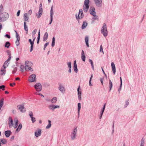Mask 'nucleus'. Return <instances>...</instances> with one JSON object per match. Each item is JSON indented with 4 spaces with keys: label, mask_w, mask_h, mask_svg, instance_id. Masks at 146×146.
<instances>
[{
    "label": "nucleus",
    "mask_w": 146,
    "mask_h": 146,
    "mask_svg": "<svg viewBox=\"0 0 146 146\" xmlns=\"http://www.w3.org/2000/svg\"><path fill=\"white\" fill-rule=\"evenodd\" d=\"M9 63H8V62L6 61L3 64V67L4 69H5L6 67H7L9 64Z\"/></svg>",
    "instance_id": "obj_30"
},
{
    "label": "nucleus",
    "mask_w": 146,
    "mask_h": 146,
    "mask_svg": "<svg viewBox=\"0 0 146 146\" xmlns=\"http://www.w3.org/2000/svg\"><path fill=\"white\" fill-rule=\"evenodd\" d=\"M55 44V41H52L51 46H52L53 47L54 46Z\"/></svg>",
    "instance_id": "obj_62"
},
{
    "label": "nucleus",
    "mask_w": 146,
    "mask_h": 146,
    "mask_svg": "<svg viewBox=\"0 0 146 146\" xmlns=\"http://www.w3.org/2000/svg\"><path fill=\"white\" fill-rule=\"evenodd\" d=\"M120 85L118 89V91H119L121 90V86L122 85V79L121 78V77H120Z\"/></svg>",
    "instance_id": "obj_38"
},
{
    "label": "nucleus",
    "mask_w": 146,
    "mask_h": 146,
    "mask_svg": "<svg viewBox=\"0 0 146 146\" xmlns=\"http://www.w3.org/2000/svg\"><path fill=\"white\" fill-rule=\"evenodd\" d=\"M3 99H2L0 101V108H1L3 104Z\"/></svg>",
    "instance_id": "obj_44"
},
{
    "label": "nucleus",
    "mask_w": 146,
    "mask_h": 146,
    "mask_svg": "<svg viewBox=\"0 0 146 146\" xmlns=\"http://www.w3.org/2000/svg\"><path fill=\"white\" fill-rule=\"evenodd\" d=\"M101 33L103 35L106 37L108 34V32L107 29L106 25L104 23L101 30Z\"/></svg>",
    "instance_id": "obj_3"
},
{
    "label": "nucleus",
    "mask_w": 146,
    "mask_h": 146,
    "mask_svg": "<svg viewBox=\"0 0 146 146\" xmlns=\"http://www.w3.org/2000/svg\"><path fill=\"white\" fill-rule=\"evenodd\" d=\"M57 100V98L56 97H54L52 98V99L50 100L52 104L55 103Z\"/></svg>",
    "instance_id": "obj_27"
},
{
    "label": "nucleus",
    "mask_w": 146,
    "mask_h": 146,
    "mask_svg": "<svg viewBox=\"0 0 146 146\" xmlns=\"http://www.w3.org/2000/svg\"><path fill=\"white\" fill-rule=\"evenodd\" d=\"M15 31L16 33V37L17 39H20L19 36L17 31L16 30H15Z\"/></svg>",
    "instance_id": "obj_43"
},
{
    "label": "nucleus",
    "mask_w": 146,
    "mask_h": 146,
    "mask_svg": "<svg viewBox=\"0 0 146 146\" xmlns=\"http://www.w3.org/2000/svg\"><path fill=\"white\" fill-rule=\"evenodd\" d=\"M129 102L128 101H126L125 102V104L124 106V108H126L127 106L129 105Z\"/></svg>",
    "instance_id": "obj_55"
},
{
    "label": "nucleus",
    "mask_w": 146,
    "mask_h": 146,
    "mask_svg": "<svg viewBox=\"0 0 146 146\" xmlns=\"http://www.w3.org/2000/svg\"><path fill=\"white\" fill-rule=\"evenodd\" d=\"M109 86L110 88L109 90L110 91L111 90L112 87V82L110 80H109Z\"/></svg>",
    "instance_id": "obj_40"
},
{
    "label": "nucleus",
    "mask_w": 146,
    "mask_h": 146,
    "mask_svg": "<svg viewBox=\"0 0 146 146\" xmlns=\"http://www.w3.org/2000/svg\"><path fill=\"white\" fill-rule=\"evenodd\" d=\"M78 115H79L80 110L81 108V104L80 103H78Z\"/></svg>",
    "instance_id": "obj_37"
},
{
    "label": "nucleus",
    "mask_w": 146,
    "mask_h": 146,
    "mask_svg": "<svg viewBox=\"0 0 146 146\" xmlns=\"http://www.w3.org/2000/svg\"><path fill=\"white\" fill-rule=\"evenodd\" d=\"M28 80L30 82H36V75L35 74L31 75L29 77Z\"/></svg>",
    "instance_id": "obj_6"
},
{
    "label": "nucleus",
    "mask_w": 146,
    "mask_h": 146,
    "mask_svg": "<svg viewBox=\"0 0 146 146\" xmlns=\"http://www.w3.org/2000/svg\"><path fill=\"white\" fill-rule=\"evenodd\" d=\"M89 0H85L84 4L83 6V9L85 13H86L88 11L89 9Z\"/></svg>",
    "instance_id": "obj_5"
},
{
    "label": "nucleus",
    "mask_w": 146,
    "mask_h": 146,
    "mask_svg": "<svg viewBox=\"0 0 146 146\" xmlns=\"http://www.w3.org/2000/svg\"><path fill=\"white\" fill-rule=\"evenodd\" d=\"M67 64L68 68H72L71 62H67Z\"/></svg>",
    "instance_id": "obj_46"
},
{
    "label": "nucleus",
    "mask_w": 146,
    "mask_h": 146,
    "mask_svg": "<svg viewBox=\"0 0 146 146\" xmlns=\"http://www.w3.org/2000/svg\"><path fill=\"white\" fill-rule=\"evenodd\" d=\"M49 44V42H47L46 43L44 44V46L45 47H46V46Z\"/></svg>",
    "instance_id": "obj_64"
},
{
    "label": "nucleus",
    "mask_w": 146,
    "mask_h": 146,
    "mask_svg": "<svg viewBox=\"0 0 146 146\" xmlns=\"http://www.w3.org/2000/svg\"><path fill=\"white\" fill-rule=\"evenodd\" d=\"M106 106V104L105 103L104 104V105H103V108H102V110H103L104 111L105 109V108Z\"/></svg>",
    "instance_id": "obj_61"
},
{
    "label": "nucleus",
    "mask_w": 146,
    "mask_h": 146,
    "mask_svg": "<svg viewBox=\"0 0 146 146\" xmlns=\"http://www.w3.org/2000/svg\"><path fill=\"white\" fill-rule=\"evenodd\" d=\"M89 62L91 64V65L92 66V69L94 70V66L93 62L92 60L90 59H89Z\"/></svg>",
    "instance_id": "obj_32"
},
{
    "label": "nucleus",
    "mask_w": 146,
    "mask_h": 146,
    "mask_svg": "<svg viewBox=\"0 0 146 146\" xmlns=\"http://www.w3.org/2000/svg\"><path fill=\"white\" fill-rule=\"evenodd\" d=\"M7 55L9 56V57L11 56V54L10 51L9 50H8L7 51Z\"/></svg>",
    "instance_id": "obj_54"
},
{
    "label": "nucleus",
    "mask_w": 146,
    "mask_h": 146,
    "mask_svg": "<svg viewBox=\"0 0 146 146\" xmlns=\"http://www.w3.org/2000/svg\"><path fill=\"white\" fill-rule=\"evenodd\" d=\"M32 63L28 61H26L25 63V68H28L29 67H31Z\"/></svg>",
    "instance_id": "obj_17"
},
{
    "label": "nucleus",
    "mask_w": 146,
    "mask_h": 146,
    "mask_svg": "<svg viewBox=\"0 0 146 146\" xmlns=\"http://www.w3.org/2000/svg\"><path fill=\"white\" fill-rule=\"evenodd\" d=\"M24 29L25 31H26V33L27 34L28 33V28L27 27L26 25V22H25L24 23Z\"/></svg>",
    "instance_id": "obj_33"
},
{
    "label": "nucleus",
    "mask_w": 146,
    "mask_h": 146,
    "mask_svg": "<svg viewBox=\"0 0 146 146\" xmlns=\"http://www.w3.org/2000/svg\"><path fill=\"white\" fill-rule=\"evenodd\" d=\"M77 127H76L72 130L70 135L71 139L72 140H74L77 136Z\"/></svg>",
    "instance_id": "obj_2"
},
{
    "label": "nucleus",
    "mask_w": 146,
    "mask_h": 146,
    "mask_svg": "<svg viewBox=\"0 0 146 146\" xmlns=\"http://www.w3.org/2000/svg\"><path fill=\"white\" fill-rule=\"evenodd\" d=\"M75 16L76 19L79 23V19H82L84 17V14L83 13L82 9H79L78 15L77 14H76Z\"/></svg>",
    "instance_id": "obj_4"
},
{
    "label": "nucleus",
    "mask_w": 146,
    "mask_h": 146,
    "mask_svg": "<svg viewBox=\"0 0 146 146\" xmlns=\"http://www.w3.org/2000/svg\"><path fill=\"white\" fill-rule=\"evenodd\" d=\"M37 32V30L35 29L33 30L32 32V35L33 37H34L35 36V34Z\"/></svg>",
    "instance_id": "obj_45"
},
{
    "label": "nucleus",
    "mask_w": 146,
    "mask_h": 146,
    "mask_svg": "<svg viewBox=\"0 0 146 146\" xmlns=\"http://www.w3.org/2000/svg\"><path fill=\"white\" fill-rule=\"evenodd\" d=\"M12 133L11 131L10 130H8L5 132V135L6 137H9L11 135Z\"/></svg>",
    "instance_id": "obj_15"
},
{
    "label": "nucleus",
    "mask_w": 146,
    "mask_h": 146,
    "mask_svg": "<svg viewBox=\"0 0 146 146\" xmlns=\"http://www.w3.org/2000/svg\"><path fill=\"white\" fill-rule=\"evenodd\" d=\"M22 127V125L21 124H19L17 128L16 129L15 131V133H18Z\"/></svg>",
    "instance_id": "obj_20"
},
{
    "label": "nucleus",
    "mask_w": 146,
    "mask_h": 146,
    "mask_svg": "<svg viewBox=\"0 0 146 146\" xmlns=\"http://www.w3.org/2000/svg\"><path fill=\"white\" fill-rule=\"evenodd\" d=\"M48 36V33L46 32L45 33L43 37V41H45L47 40Z\"/></svg>",
    "instance_id": "obj_22"
},
{
    "label": "nucleus",
    "mask_w": 146,
    "mask_h": 146,
    "mask_svg": "<svg viewBox=\"0 0 146 146\" xmlns=\"http://www.w3.org/2000/svg\"><path fill=\"white\" fill-rule=\"evenodd\" d=\"M6 73L5 69H2L1 70V72H0V75L1 76L4 75Z\"/></svg>",
    "instance_id": "obj_28"
},
{
    "label": "nucleus",
    "mask_w": 146,
    "mask_h": 146,
    "mask_svg": "<svg viewBox=\"0 0 146 146\" xmlns=\"http://www.w3.org/2000/svg\"><path fill=\"white\" fill-rule=\"evenodd\" d=\"M20 71L22 72H23L24 71V69H25V67L24 65H21L20 67Z\"/></svg>",
    "instance_id": "obj_41"
},
{
    "label": "nucleus",
    "mask_w": 146,
    "mask_h": 146,
    "mask_svg": "<svg viewBox=\"0 0 146 146\" xmlns=\"http://www.w3.org/2000/svg\"><path fill=\"white\" fill-rule=\"evenodd\" d=\"M78 92V98L79 100H80L81 99V95L82 92Z\"/></svg>",
    "instance_id": "obj_35"
},
{
    "label": "nucleus",
    "mask_w": 146,
    "mask_h": 146,
    "mask_svg": "<svg viewBox=\"0 0 146 146\" xmlns=\"http://www.w3.org/2000/svg\"><path fill=\"white\" fill-rule=\"evenodd\" d=\"M40 30L39 31V32L38 33V37L37 38V44H38L39 42V40L40 39Z\"/></svg>",
    "instance_id": "obj_39"
},
{
    "label": "nucleus",
    "mask_w": 146,
    "mask_h": 146,
    "mask_svg": "<svg viewBox=\"0 0 146 146\" xmlns=\"http://www.w3.org/2000/svg\"><path fill=\"white\" fill-rule=\"evenodd\" d=\"M29 42H30L31 45L30 49V52H31L33 51V50L34 42L33 41H32V40L31 39H29Z\"/></svg>",
    "instance_id": "obj_14"
},
{
    "label": "nucleus",
    "mask_w": 146,
    "mask_h": 146,
    "mask_svg": "<svg viewBox=\"0 0 146 146\" xmlns=\"http://www.w3.org/2000/svg\"><path fill=\"white\" fill-rule=\"evenodd\" d=\"M43 12L42 9H39L37 15V18H39L42 15Z\"/></svg>",
    "instance_id": "obj_19"
},
{
    "label": "nucleus",
    "mask_w": 146,
    "mask_h": 146,
    "mask_svg": "<svg viewBox=\"0 0 146 146\" xmlns=\"http://www.w3.org/2000/svg\"><path fill=\"white\" fill-rule=\"evenodd\" d=\"M18 124V120H16L15 121V123L13 125V127L14 128H17Z\"/></svg>",
    "instance_id": "obj_34"
},
{
    "label": "nucleus",
    "mask_w": 146,
    "mask_h": 146,
    "mask_svg": "<svg viewBox=\"0 0 146 146\" xmlns=\"http://www.w3.org/2000/svg\"><path fill=\"white\" fill-rule=\"evenodd\" d=\"M53 6H52L50 10V21L49 25H51L53 20Z\"/></svg>",
    "instance_id": "obj_10"
},
{
    "label": "nucleus",
    "mask_w": 146,
    "mask_h": 146,
    "mask_svg": "<svg viewBox=\"0 0 146 146\" xmlns=\"http://www.w3.org/2000/svg\"><path fill=\"white\" fill-rule=\"evenodd\" d=\"M41 133V130L40 129H38L35 132V136L36 137L40 136Z\"/></svg>",
    "instance_id": "obj_11"
},
{
    "label": "nucleus",
    "mask_w": 146,
    "mask_h": 146,
    "mask_svg": "<svg viewBox=\"0 0 146 146\" xmlns=\"http://www.w3.org/2000/svg\"><path fill=\"white\" fill-rule=\"evenodd\" d=\"M92 77H93V74H92L90 78V79L89 82V84L90 86H91L92 85L91 84V81L92 78Z\"/></svg>",
    "instance_id": "obj_53"
},
{
    "label": "nucleus",
    "mask_w": 146,
    "mask_h": 146,
    "mask_svg": "<svg viewBox=\"0 0 146 146\" xmlns=\"http://www.w3.org/2000/svg\"><path fill=\"white\" fill-rule=\"evenodd\" d=\"M49 109L50 110L52 111H54V105L53 104H50L48 106Z\"/></svg>",
    "instance_id": "obj_31"
},
{
    "label": "nucleus",
    "mask_w": 146,
    "mask_h": 146,
    "mask_svg": "<svg viewBox=\"0 0 146 146\" xmlns=\"http://www.w3.org/2000/svg\"><path fill=\"white\" fill-rule=\"evenodd\" d=\"M88 23L86 21H84L82 24V29H84L87 26Z\"/></svg>",
    "instance_id": "obj_23"
},
{
    "label": "nucleus",
    "mask_w": 146,
    "mask_h": 146,
    "mask_svg": "<svg viewBox=\"0 0 146 146\" xmlns=\"http://www.w3.org/2000/svg\"><path fill=\"white\" fill-rule=\"evenodd\" d=\"M81 58L83 61L85 62V61L86 57L85 55H81Z\"/></svg>",
    "instance_id": "obj_50"
},
{
    "label": "nucleus",
    "mask_w": 146,
    "mask_h": 146,
    "mask_svg": "<svg viewBox=\"0 0 146 146\" xmlns=\"http://www.w3.org/2000/svg\"><path fill=\"white\" fill-rule=\"evenodd\" d=\"M29 115L31 118V120L33 123H34L36 121L35 118L33 117V113L32 111H30L29 112Z\"/></svg>",
    "instance_id": "obj_13"
},
{
    "label": "nucleus",
    "mask_w": 146,
    "mask_h": 146,
    "mask_svg": "<svg viewBox=\"0 0 146 146\" xmlns=\"http://www.w3.org/2000/svg\"><path fill=\"white\" fill-rule=\"evenodd\" d=\"M85 40L86 42V45L87 46V47H89V44H88V41H89V39L88 37V36H86L85 38Z\"/></svg>",
    "instance_id": "obj_25"
},
{
    "label": "nucleus",
    "mask_w": 146,
    "mask_h": 146,
    "mask_svg": "<svg viewBox=\"0 0 146 146\" xmlns=\"http://www.w3.org/2000/svg\"><path fill=\"white\" fill-rule=\"evenodd\" d=\"M89 11L90 14L93 16L94 17H98L97 15H96V12L95 11V9L94 7H90Z\"/></svg>",
    "instance_id": "obj_7"
},
{
    "label": "nucleus",
    "mask_w": 146,
    "mask_h": 146,
    "mask_svg": "<svg viewBox=\"0 0 146 146\" xmlns=\"http://www.w3.org/2000/svg\"><path fill=\"white\" fill-rule=\"evenodd\" d=\"M9 15L6 12H4L0 13V22L6 21L9 17Z\"/></svg>",
    "instance_id": "obj_1"
},
{
    "label": "nucleus",
    "mask_w": 146,
    "mask_h": 146,
    "mask_svg": "<svg viewBox=\"0 0 146 146\" xmlns=\"http://www.w3.org/2000/svg\"><path fill=\"white\" fill-rule=\"evenodd\" d=\"M54 109L56 108H60V106L58 105H54Z\"/></svg>",
    "instance_id": "obj_57"
},
{
    "label": "nucleus",
    "mask_w": 146,
    "mask_h": 146,
    "mask_svg": "<svg viewBox=\"0 0 146 146\" xmlns=\"http://www.w3.org/2000/svg\"><path fill=\"white\" fill-rule=\"evenodd\" d=\"M74 71L76 73H77L78 71V69L77 67H73Z\"/></svg>",
    "instance_id": "obj_51"
},
{
    "label": "nucleus",
    "mask_w": 146,
    "mask_h": 146,
    "mask_svg": "<svg viewBox=\"0 0 146 146\" xmlns=\"http://www.w3.org/2000/svg\"><path fill=\"white\" fill-rule=\"evenodd\" d=\"M94 2L97 6L100 7L102 6V0H94Z\"/></svg>",
    "instance_id": "obj_12"
},
{
    "label": "nucleus",
    "mask_w": 146,
    "mask_h": 146,
    "mask_svg": "<svg viewBox=\"0 0 146 146\" xmlns=\"http://www.w3.org/2000/svg\"><path fill=\"white\" fill-rule=\"evenodd\" d=\"M13 125V120L11 117L9 118V128L12 127Z\"/></svg>",
    "instance_id": "obj_16"
},
{
    "label": "nucleus",
    "mask_w": 146,
    "mask_h": 146,
    "mask_svg": "<svg viewBox=\"0 0 146 146\" xmlns=\"http://www.w3.org/2000/svg\"><path fill=\"white\" fill-rule=\"evenodd\" d=\"M111 66L113 73L115 74L116 72V69L114 63L113 62L111 63Z\"/></svg>",
    "instance_id": "obj_18"
},
{
    "label": "nucleus",
    "mask_w": 146,
    "mask_h": 146,
    "mask_svg": "<svg viewBox=\"0 0 146 146\" xmlns=\"http://www.w3.org/2000/svg\"><path fill=\"white\" fill-rule=\"evenodd\" d=\"M25 70L27 71H28L29 70H31V72L33 71V69L31 68V67H29L28 68L25 67Z\"/></svg>",
    "instance_id": "obj_42"
},
{
    "label": "nucleus",
    "mask_w": 146,
    "mask_h": 146,
    "mask_svg": "<svg viewBox=\"0 0 146 146\" xmlns=\"http://www.w3.org/2000/svg\"><path fill=\"white\" fill-rule=\"evenodd\" d=\"M48 124L46 127V129H49L51 126V121L50 120H48Z\"/></svg>",
    "instance_id": "obj_36"
},
{
    "label": "nucleus",
    "mask_w": 146,
    "mask_h": 146,
    "mask_svg": "<svg viewBox=\"0 0 146 146\" xmlns=\"http://www.w3.org/2000/svg\"><path fill=\"white\" fill-rule=\"evenodd\" d=\"M17 108L18 109L20 110L21 112L22 113L25 112L26 111L25 109V108L24 106V105H19L17 106Z\"/></svg>",
    "instance_id": "obj_8"
},
{
    "label": "nucleus",
    "mask_w": 146,
    "mask_h": 146,
    "mask_svg": "<svg viewBox=\"0 0 146 146\" xmlns=\"http://www.w3.org/2000/svg\"><path fill=\"white\" fill-rule=\"evenodd\" d=\"M58 88L60 91H63L65 90L64 87L61 84H60Z\"/></svg>",
    "instance_id": "obj_21"
},
{
    "label": "nucleus",
    "mask_w": 146,
    "mask_h": 146,
    "mask_svg": "<svg viewBox=\"0 0 146 146\" xmlns=\"http://www.w3.org/2000/svg\"><path fill=\"white\" fill-rule=\"evenodd\" d=\"M24 20L25 22L28 21L29 19V17L27 16V13H25L24 15Z\"/></svg>",
    "instance_id": "obj_24"
},
{
    "label": "nucleus",
    "mask_w": 146,
    "mask_h": 146,
    "mask_svg": "<svg viewBox=\"0 0 146 146\" xmlns=\"http://www.w3.org/2000/svg\"><path fill=\"white\" fill-rule=\"evenodd\" d=\"M5 86L4 85H2L0 86V89H2L3 91L5 90Z\"/></svg>",
    "instance_id": "obj_52"
},
{
    "label": "nucleus",
    "mask_w": 146,
    "mask_h": 146,
    "mask_svg": "<svg viewBox=\"0 0 146 146\" xmlns=\"http://www.w3.org/2000/svg\"><path fill=\"white\" fill-rule=\"evenodd\" d=\"M0 141L2 144H5L7 143V140L5 139H1Z\"/></svg>",
    "instance_id": "obj_26"
},
{
    "label": "nucleus",
    "mask_w": 146,
    "mask_h": 146,
    "mask_svg": "<svg viewBox=\"0 0 146 146\" xmlns=\"http://www.w3.org/2000/svg\"><path fill=\"white\" fill-rule=\"evenodd\" d=\"M20 39H17L15 42V44L17 46H18L20 44L19 40Z\"/></svg>",
    "instance_id": "obj_49"
},
{
    "label": "nucleus",
    "mask_w": 146,
    "mask_h": 146,
    "mask_svg": "<svg viewBox=\"0 0 146 146\" xmlns=\"http://www.w3.org/2000/svg\"><path fill=\"white\" fill-rule=\"evenodd\" d=\"M32 13V10H31L30 9V10H29L28 12V14H29V15H31V13Z\"/></svg>",
    "instance_id": "obj_63"
},
{
    "label": "nucleus",
    "mask_w": 146,
    "mask_h": 146,
    "mask_svg": "<svg viewBox=\"0 0 146 146\" xmlns=\"http://www.w3.org/2000/svg\"><path fill=\"white\" fill-rule=\"evenodd\" d=\"M100 52H103V53H104L103 50V47L101 45L100 46Z\"/></svg>",
    "instance_id": "obj_56"
},
{
    "label": "nucleus",
    "mask_w": 146,
    "mask_h": 146,
    "mask_svg": "<svg viewBox=\"0 0 146 146\" xmlns=\"http://www.w3.org/2000/svg\"><path fill=\"white\" fill-rule=\"evenodd\" d=\"M5 36L8 38H10L11 37L8 34H6Z\"/></svg>",
    "instance_id": "obj_59"
},
{
    "label": "nucleus",
    "mask_w": 146,
    "mask_h": 146,
    "mask_svg": "<svg viewBox=\"0 0 146 146\" xmlns=\"http://www.w3.org/2000/svg\"><path fill=\"white\" fill-rule=\"evenodd\" d=\"M77 67V65L76 63V61L74 60V66L73 67Z\"/></svg>",
    "instance_id": "obj_58"
},
{
    "label": "nucleus",
    "mask_w": 146,
    "mask_h": 146,
    "mask_svg": "<svg viewBox=\"0 0 146 146\" xmlns=\"http://www.w3.org/2000/svg\"><path fill=\"white\" fill-rule=\"evenodd\" d=\"M10 46V42L8 41L6 42V43H5V45H4L5 47V48H9V47Z\"/></svg>",
    "instance_id": "obj_29"
},
{
    "label": "nucleus",
    "mask_w": 146,
    "mask_h": 146,
    "mask_svg": "<svg viewBox=\"0 0 146 146\" xmlns=\"http://www.w3.org/2000/svg\"><path fill=\"white\" fill-rule=\"evenodd\" d=\"M17 67H15V68H14V69L12 71V73L15 74L16 73L17 71Z\"/></svg>",
    "instance_id": "obj_48"
},
{
    "label": "nucleus",
    "mask_w": 146,
    "mask_h": 146,
    "mask_svg": "<svg viewBox=\"0 0 146 146\" xmlns=\"http://www.w3.org/2000/svg\"><path fill=\"white\" fill-rule=\"evenodd\" d=\"M36 90H37L36 91H40L42 89V86L39 83H36L34 86Z\"/></svg>",
    "instance_id": "obj_9"
},
{
    "label": "nucleus",
    "mask_w": 146,
    "mask_h": 146,
    "mask_svg": "<svg viewBox=\"0 0 146 146\" xmlns=\"http://www.w3.org/2000/svg\"><path fill=\"white\" fill-rule=\"evenodd\" d=\"M20 11H21L20 10H18V11H17V17H18L19 16Z\"/></svg>",
    "instance_id": "obj_60"
},
{
    "label": "nucleus",
    "mask_w": 146,
    "mask_h": 146,
    "mask_svg": "<svg viewBox=\"0 0 146 146\" xmlns=\"http://www.w3.org/2000/svg\"><path fill=\"white\" fill-rule=\"evenodd\" d=\"M3 11V7L2 4L0 6V13H2Z\"/></svg>",
    "instance_id": "obj_47"
}]
</instances>
